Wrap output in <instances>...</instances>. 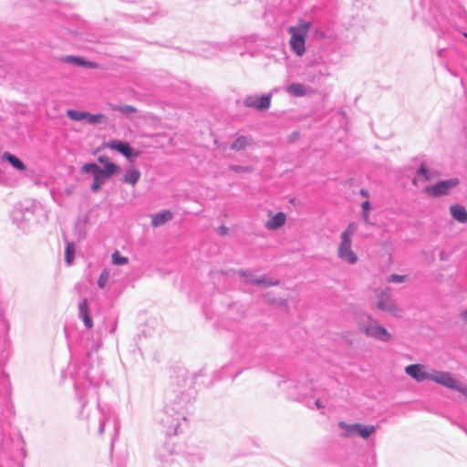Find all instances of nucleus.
Returning a JSON list of instances; mask_svg holds the SVG:
<instances>
[{"mask_svg": "<svg viewBox=\"0 0 467 467\" xmlns=\"http://www.w3.org/2000/svg\"><path fill=\"white\" fill-rule=\"evenodd\" d=\"M310 27V22L300 21L297 26L288 29L291 34L289 41L291 49L299 57L303 56L306 51L305 43Z\"/></svg>", "mask_w": 467, "mask_h": 467, "instance_id": "1", "label": "nucleus"}, {"mask_svg": "<svg viewBox=\"0 0 467 467\" xmlns=\"http://www.w3.org/2000/svg\"><path fill=\"white\" fill-rule=\"evenodd\" d=\"M356 231V226L350 223L348 228L341 234V242L337 248V254L339 258L347 261L349 264H355L358 261V256L351 249L352 235Z\"/></svg>", "mask_w": 467, "mask_h": 467, "instance_id": "2", "label": "nucleus"}, {"mask_svg": "<svg viewBox=\"0 0 467 467\" xmlns=\"http://www.w3.org/2000/svg\"><path fill=\"white\" fill-rule=\"evenodd\" d=\"M338 426L343 430L342 436L346 438L353 437L354 435L358 434L360 437L367 439L376 431V428L372 425L364 426L359 423L348 424L344 421H340Z\"/></svg>", "mask_w": 467, "mask_h": 467, "instance_id": "3", "label": "nucleus"}, {"mask_svg": "<svg viewBox=\"0 0 467 467\" xmlns=\"http://www.w3.org/2000/svg\"><path fill=\"white\" fill-rule=\"evenodd\" d=\"M430 379L450 389H456L462 394L467 395V388L462 387L460 382L456 380L449 372L438 371L432 373L430 376Z\"/></svg>", "mask_w": 467, "mask_h": 467, "instance_id": "4", "label": "nucleus"}, {"mask_svg": "<svg viewBox=\"0 0 467 467\" xmlns=\"http://www.w3.org/2000/svg\"><path fill=\"white\" fill-rule=\"evenodd\" d=\"M98 161L99 163H101L104 167L100 169L96 174L93 176L95 181H99L102 183L105 182V181L114 175L118 172L119 167L116 163L110 161L109 158L101 155L98 158Z\"/></svg>", "mask_w": 467, "mask_h": 467, "instance_id": "5", "label": "nucleus"}, {"mask_svg": "<svg viewBox=\"0 0 467 467\" xmlns=\"http://www.w3.org/2000/svg\"><path fill=\"white\" fill-rule=\"evenodd\" d=\"M377 296V307L379 309L389 312L395 317H400L401 309L393 302L389 291H379Z\"/></svg>", "mask_w": 467, "mask_h": 467, "instance_id": "6", "label": "nucleus"}, {"mask_svg": "<svg viewBox=\"0 0 467 467\" xmlns=\"http://www.w3.org/2000/svg\"><path fill=\"white\" fill-rule=\"evenodd\" d=\"M67 117L76 121L85 120L88 124H98L107 121V117L104 114H90L86 111H79L75 109H69L67 111Z\"/></svg>", "mask_w": 467, "mask_h": 467, "instance_id": "7", "label": "nucleus"}, {"mask_svg": "<svg viewBox=\"0 0 467 467\" xmlns=\"http://www.w3.org/2000/svg\"><path fill=\"white\" fill-rule=\"evenodd\" d=\"M459 184L458 179H450L441 181L433 186H428L424 189V192L431 197L445 195L449 191Z\"/></svg>", "mask_w": 467, "mask_h": 467, "instance_id": "8", "label": "nucleus"}, {"mask_svg": "<svg viewBox=\"0 0 467 467\" xmlns=\"http://www.w3.org/2000/svg\"><path fill=\"white\" fill-rule=\"evenodd\" d=\"M106 148H109L110 150H114L121 154H123L125 157L130 158L131 156L137 157L140 155L139 151H134L131 146L125 141L113 140L105 144Z\"/></svg>", "mask_w": 467, "mask_h": 467, "instance_id": "9", "label": "nucleus"}, {"mask_svg": "<svg viewBox=\"0 0 467 467\" xmlns=\"http://www.w3.org/2000/svg\"><path fill=\"white\" fill-rule=\"evenodd\" d=\"M364 332L368 336L374 338L382 340V341H389L391 338V335L388 332V330L378 325L376 322L367 326L364 327Z\"/></svg>", "mask_w": 467, "mask_h": 467, "instance_id": "10", "label": "nucleus"}, {"mask_svg": "<svg viewBox=\"0 0 467 467\" xmlns=\"http://www.w3.org/2000/svg\"><path fill=\"white\" fill-rule=\"evenodd\" d=\"M271 97L264 95L261 97H247L244 99V105L249 108H254L258 110H264L269 108Z\"/></svg>", "mask_w": 467, "mask_h": 467, "instance_id": "11", "label": "nucleus"}, {"mask_svg": "<svg viewBox=\"0 0 467 467\" xmlns=\"http://www.w3.org/2000/svg\"><path fill=\"white\" fill-rule=\"evenodd\" d=\"M405 372L416 379L417 381H423L425 379H430V373L425 371V367L420 364H412L409 365L405 368Z\"/></svg>", "mask_w": 467, "mask_h": 467, "instance_id": "12", "label": "nucleus"}, {"mask_svg": "<svg viewBox=\"0 0 467 467\" xmlns=\"http://www.w3.org/2000/svg\"><path fill=\"white\" fill-rule=\"evenodd\" d=\"M241 275L244 278V282L246 284L265 286L278 285V281H267L265 277L254 278L251 274L247 272H242Z\"/></svg>", "mask_w": 467, "mask_h": 467, "instance_id": "13", "label": "nucleus"}, {"mask_svg": "<svg viewBox=\"0 0 467 467\" xmlns=\"http://www.w3.org/2000/svg\"><path fill=\"white\" fill-rule=\"evenodd\" d=\"M286 221V215L285 213H277L273 215L265 223V227L269 230H276L281 228Z\"/></svg>", "mask_w": 467, "mask_h": 467, "instance_id": "14", "label": "nucleus"}, {"mask_svg": "<svg viewBox=\"0 0 467 467\" xmlns=\"http://www.w3.org/2000/svg\"><path fill=\"white\" fill-rule=\"evenodd\" d=\"M451 216L460 223H467V210L460 205L453 204L450 207Z\"/></svg>", "mask_w": 467, "mask_h": 467, "instance_id": "15", "label": "nucleus"}, {"mask_svg": "<svg viewBox=\"0 0 467 467\" xmlns=\"http://www.w3.org/2000/svg\"><path fill=\"white\" fill-rule=\"evenodd\" d=\"M79 314L84 321L85 326L90 329L93 327L92 319L89 316L87 299H84L78 306Z\"/></svg>", "mask_w": 467, "mask_h": 467, "instance_id": "16", "label": "nucleus"}, {"mask_svg": "<svg viewBox=\"0 0 467 467\" xmlns=\"http://www.w3.org/2000/svg\"><path fill=\"white\" fill-rule=\"evenodd\" d=\"M140 178V172L138 169L130 167L126 171L122 182L127 184L135 185Z\"/></svg>", "mask_w": 467, "mask_h": 467, "instance_id": "17", "label": "nucleus"}, {"mask_svg": "<svg viewBox=\"0 0 467 467\" xmlns=\"http://www.w3.org/2000/svg\"><path fill=\"white\" fill-rule=\"evenodd\" d=\"M172 219V213L170 211H164L151 216V223L154 227L161 226Z\"/></svg>", "mask_w": 467, "mask_h": 467, "instance_id": "18", "label": "nucleus"}, {"mask_svg": "<svg viewBox=\"0 0 467 467\" xmlns=\"http://www.w3.org/2000/svg\"><path fill=\"white\" fill-rule=\"evenodd\" d=\"M66 62L72 63L78 66L87 67L89 68H97L99 65L96 62L86 61L81 57L69 56L64 59Z\"/></svg>", "mask_w": 467, "mask_h": 467, "instance_id": "19", "label": "nucleus"}, {"mask_svg": "<svg viewBox=\"0 0 467 467\" xmlns=\"http://www.w3.org/2000/svg\"><path fill=\"white\" fill-rule=\"evenodd\" d=\"M2 157L4 160L7 161L15 169L18 171H25L26 168L20 159H18L16 156L9 152H5Z\"/></svg>", "mask_w": 467, "mask_h": 467, "instance_id": "20", "label": "nucleus"}, {"mask_svg": "<svg viewBox=\"0 0 467 467\" xmlns=\"http://www.w3.org/2000/svg\"><path fill=\"white\" fill-rule=\"evenodd\" d=\"M287 92L295 97H303L306 95V89L301 83H292L287 87Z\"/></svg>", "mask_w": 467, "mask_h": 467, "instance_id": "21", "label": "nucleus"}, {"mask_svg": "<svg viewBox=\"0 0 467 467\" xmlns=\"http://www.w3.org/2000/svg\"><path fill=\"white\" fill-rule=\"evenodd\" d=\"M248 145V140L244 136L238 137L231 146L232 150H244Z\"/></svg>", "mask_w": 467, "mask_h": 467, "instance_id": "22", "label": "nucleus"}, {"mask_svg": "<svg viewBox=\"0 0 467 467\" xmlns=\"http://www.w3.org/2000/svg\"><path fill=\"white\" fill-rule=\"evenodd\" d=\"M114 109L126 116L136 113L138 111V109L131 105H119L114 107Z\"/></svg>", "mask_w": 467, "mask_h": 467, "instance_id": "23", "label": "nucleus"}, {"mask_svg": "<svg viewBox=\"0 0 467 467\" xmlns=\"http://www.w3.org/2000/svg\"><path fill=\"white\" fill-rule=\"evenodd\" d=\"M75 245L74 244H68L65 251V260L67 265H70L74 260Z\"/></svg>", "mask_w": 467, "mask_h": 467, "instance_id": "24", "label": "nucleus"}, {"mask_svg": "<svg viewBox=\"0 0 467 467\" xmlns=\"http://www.w3.org/2000/svg\"><path fill=\"white\" fill-rule=\"evenodd\" d=\"M100 169L101 168L96 163H86L82 166L81 171L84 173L92 172L94 176Z\"/></svg>", "mask_w": 467, "mask_h": 467, "instance_id": "25", "label": "nucleus"}, {"mask_svg": "<svg viewBox=\"0 0 467 467\" xmlns=\"http://www.w3.org/2000/svg\"><path fill=\"white\" fill-rule=\"evenodd\" d=\"M112 263L114 265H122L128 263V258L122 256L118 251L112 254Z\"/></svg>", "mask_w": 467, "mask_h": 467, "instance_id": "26", "label": "nucleus"}, {"mask_svg": "<svg viewBox=\"0 0 467 467\" xmlns=\"http://www.w3.org/2000/svg\"><path fill=\"white\" fill-rule=\"evenodd\" d=\"M420 176H422L424 181H430L431 179V175L429 174V171L424 167V165L420 166L418 171V176L413 180V183H416L417 181L420 180Z\"/></svg>", "mask_w": 467, "mask_h": 467, "instance_id": "27", "label": "nucleus"}, {"mask_svg": "<svg viewBox=\"0 0 467 467\" xmlns=\"http://www.w3.org/2000/svg\"><path fill=\"white\" fill-rule=\"evenodd\" d=\"M109 278V271L103 270L98 280V285L100 288H103Z\"/></svg>", "mask_w": 467, "mask_h": 467, "instance_id": "28", "label": "nucleus"}, {"mask_svg": "<svg viewBox=\"0 0 467 467\" xmlns=\"http://www.w3.org/2000/svg\"><path fill=\"white\" fill-rule=\"evenodd\" d=\"M362 210L364 213L365 222H368L369 219V211H370V203L368 201H366L362 203Z\"/></svg>", "mask_w": 467, "mask_h": 467, "instance_id": "29", "label": "nucleus"}, {"mask_svg": "<svg viewBox=\"0 0 467 467\" xmlns=\"http://www.w3.org/2000/svg\"><path fill=\"white\" fill-rule=\"evenodd\" d=\"M405 280H406L405 275H396V274L390 275L388 278V281L389 283H402Z\"/></svg>", "mask_w": 467, "mask_h": 467, "instance_id": "30", "label": "nucleus"}, {"mask_svg": "<svg viewBox=\"0 0 467 467\" xmlns=\"http://www.w3.org/2000/svg\"><path fill=\"white\" fill-rule=\"evenodd\" d=\"M231 169L235 171H252V169L250 167H243V166H233Z\"/></svg>", "mask_w": 467, "mask_h": 467, "instance_id": "31", "label": "nucleus"}, {"mask_svg": "<svg viewBox=\"0 0 467 467\" xmlns=\"http://www.w3.org/2000/svg\"><path fill=\"white\" fill-rule=\"evenodd\" d=\"M103 183L99 181H95L93 182V183L91 184V190L92 192H97L102 185Z\"/></svg>", "mask_w": 467, "mask_h": 467, "instance_id": "32", "label": "nucleus"}, {"mask_svg": "<svg viewBox=\"0 0 467 467\" xmlns=\"http://www.w3.org/2000/svg\"><path fill=\"white\" fill-rule=\"evenodd\" d=\"M219 233L223 235H226L228 234V228L226 226L219 227Z\"/></svg>", "mask_w": 467, "mask_h": 467, "instance_id": "33", "label": "nucleus"}, {"mask_svg": "<svg viewBox=\"0 0 467 467\" xmlns=\"http://www.w3.org/2000/svg\"><path fill=\"white\" fill-rule=\"evenodd\" d=\"M360 194H361L362 196L366 197V198H368V191H367V190H361V191H360Z\"/></svg>", "mask_w": 467, "mask_h": 467, "instance_id": "34", "label": "nucleus"}, {"mask_svg": "<svg viewBox=\"0 0 467 467\" xmlns=\"http://www.w3.org/2000/svg\"><path fill=\"white\" fill-rule=\"evenodd\" d=\"M316 406H317L318 409L323 408V405L321 404V402H320V400H316Z\"/></svg>", "mask_w": 467, "mask_h": 467, "instance_id": "35", "label": "nucleus"}, {"mask_svg": "<svg viewBox=\"0 0 467 467\" xmlns=\"http://www.w3.org/2000/svg\"><path fill=\"white\" fill-rule=\"evenodd\" d=\"M462 317H463V318H467V310H465V311L462 313Z\"/></svg>", "mask_w": 467, "mask_h": 467, "instance_id": "36", "label": "nucleus"}, {"mask_svg": "<svg viewBox=\"0 0 467 467\" xmlns=\"http://www.w3.org/2000/svg\"><path fill=\"white\" fill-rule=\"evenodd\" d=\"M465 36L467 37V34H465Z\"/></svg>", "mask_w": 467, "mask_h": 467, "instance_id": "37", "label": "nucleus"}]
</instances>
